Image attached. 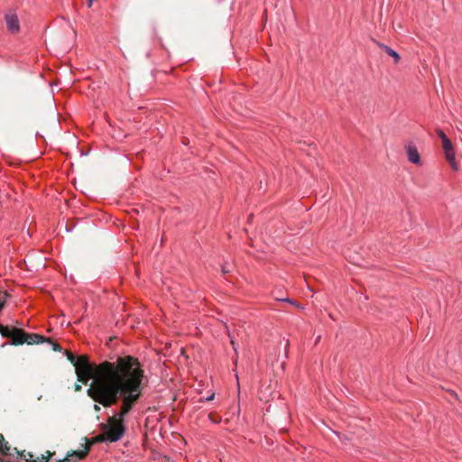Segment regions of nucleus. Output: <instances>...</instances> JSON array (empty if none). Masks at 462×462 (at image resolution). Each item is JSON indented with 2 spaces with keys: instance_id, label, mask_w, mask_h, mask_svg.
I'll return each mask as SVG.
<instances>
[{
  "instance_id": "obj_17",
  "label": "nucleus",
  "mask_w": 462,
  "mask_h": 462,
  "mask_svg": "<svg viewBox=\"0 0 462 462\" xmlns=\"http://www.w3.org/2000/svg\"><path fill=\"white\" fill-rule=\"evenodd\" d=\"M48 343L51 346V348L54 351H58V352L61 351V347L58 344L52 342L51 340V342H48Z\"/></svg>"
},
{
  "instance_id": "obj_6",
  "label": "nucleus",
  "mask_w": 462,
  "mask_h": 462,
  "mask_svg": "<svg viewBox=\"0 0 462 462\" xmlns=\"http://www.w3.org/2000/svg\"><path fill=\"white\" fill-rule=\"evenodd\" d=\"M407 159L410 162L419 165L420 164V155L418 152L416 145L412 143L405 146Z\"/></svg>"
},
{
  "instance_id": "obj_30",
  "label": "nucleus",
  "mask_w": 462,
  "mask_h": 462,
  "mask_svg": "<svg viewBox=\"0 0 462 462\" xmlns=\"http://www.w3.org/2000/svg\"><path fill=\"white\" fill-rule=\"evenodd\" d=\"M236 381L238 382V374H236Z\"/></svg>"
},
{
  "instance_id": "obj_28",
  "label": "nucleus",
  "mask_w": 462,
  "mask_h": 462,
  "mask_svg": "<svg viewBox=\"0 0 462 462\" xmlns=\"http://www.w3.org/2000/svg\"><path fill=\"white\" fill-rule=\"evenodd\" d=\"M288 344H289V341L285 340V347L288 346Z\"/></svg>"
},
{
  "instance_id": "obj_15",
  "label": "nucleus",
  "mask_w": 462,
  "mask_h": 462,
  "mask_svg": "<svg viewBox=\"0 0 462 462\" xmlns=\"http://www.w3.org/2000/svg\"><path fill=\"white\" fill-rule=\"evenodd\" d=\"M68 359L74 365V366L77 365L78 357H76L71 353H66Z\"/></svg>"
},
{
  "instance_id": "obj_19",
  "label": "nucleus",
  "mask_w": 462,
  "mask_h": 462,
  "mask_svg": "<svg viewBox=\"0 0 462 462\" xmlns=\"http://www.w3.org/2000/svg\"><path fill=\"white\" fill-rule=\"evenodd\" d=\"M215 393H212L209 396L205 397L204 399H201L200 401H211L214 399Z\"/></svg>"
},
{
  "instance_id": "obj_16",
  "label": "nucleus",
  "mask_w": 462,
  "mask_h": 462,
  "mask_svg": "<svg viewBox=\"0 0 462 462\" xmlns=\"http://www.w3.org/2000/svg\"><path fill=\"white\" fill-rule=\"evenodd\" d=\"M227 335H228V337L230 339V343H231V345L233 346V349H234L235 353H237V347H236V342H235L234 338L232 337L229 330H227Z\"/></svg>"
},
{
  "instance_id": "obj_14",
  "label": "nucleus",
  "mask_w": 462,
  "mask_h": 462,
  "mask_svg": "<svg viewBox=\"0 0 462 462\" xmlns=\"http://www.w3.org/2000/svg\"><path fill=\"white\" fill-rule=\"evenodd\" d=\"M221 272L223 273H229L232 272V264L225 263L221 266Z\"/></svg>"
},
{
  "instance_id": "obj_18",
  "label": "nucleus",
  "mask_w": 462,
  "mask_h": 462,
  "mask_svg": "<svg viewBox=\"0 0 462 462\" xmlns=\"http://www.w3.org/2000/svg\"><path fill=\"white\" fill-rule=\"evenodd\" d=\"M287 356H288V355H287L286 349L282 351L281 348H279V357H282V359H286Z\"/></svg>"
},
{
  "instance_id": "obj_5",
  "label": "nucleus",
  "mask_w": 462,
  "mask_h": 462,
  "mask_svg": "<svg viewBox=\"0 0 462 462\" xmlns=\"http://www.w3.org/2000/svg\"><path fill=\"white\" fill-rule=\"evenodd\" d=\"M5 21L10 32L17 33L20 31L19 19L14 13L6 14L5 15Z\"/></svg>"
},
{
  "instance_id": "obj_22",
  "label": "nucleus",
  "mask_w": 462,
  "mask_h": 462,
  "mask_svg": "<svg viewBox=\"0 0 462 462\" xmlns=\"http://www.w3.org/2000/svg\"><path fill=\"white\" fill-rule=\"evenodd\" d=\"M332 432L339 439H341V434L338 431L332 430Z\"/></svg>"
},
{
  "instance_id": "obj_11",
  "label": "nucleus",
  "mask_w": 462,
  "mask_h": 462,
  "mask_svg": "<svg viewBox=\"0 0 462 462\" xmlns=\"http://www.w3.org/2000/svg\"><path fill=\"white\" fill-rule=\"evenodd\" d=\"M0 454L3 455H11V448L4 443V438L0 434Z\"/></svg>"
},
{
  "instance_id": "obj_27",
  "label": "nucleus",
  "mask_w": 462,
  "mask_h": 462,
  "mask_svg": "<svg viewBox=\"0 0 462 462\" xmlns=\"http://www.w3.org/2000/svg\"><path fill=\"white\" fill-rule=\"evenodd\" d=\"M320 338V336H319L318 337H316V343L319 340Z\"/></svg>"
},
{
  "instance_id": "obj_12",
  "label": "nucleus",
  "mask_w": 462,
  "mask_h": 462,
  "mask_svg": "<svg viewBox=\"0 0 462 462\" xmlns=\"http://www.w3.org/2000/svg\"><path fill=\"white\" fill-rule=\"evenodd\" d=\"M277 300L279 301H282V302H288L291 305H294L296 306L297 308L300 309V310H304V307L300 304H299L298 302H296L295 300L290 299V298H278L276 299Z\"/></svg>"
},
{
  "instance_id": "obj_1",
  "label": "nucleus",
  "mask_w": 462,
  "mask_h": 462,
  "mask_svg": "<svg viewBox=\"0 0 462 462\" xmlns=\"http://www.w3.org/2000/svg\"><path fill=\"white\" fill-rule=\"evenodd\" d=\"M144 371L134 357H125L118 364H106L99 369L98 375L88 388V394L103 406H110L122 398V410L109 420L106 432L111 442L119 440L125 433L124 417L139 400L144 385Z\"/></svg>"
},
{
  "instance_id": "obj_23",
  "label": "nucleus",
  "mask_w": 462,
  "mask_h": 462,
  "mask_svg": "<svg viewBox=\"0 0 462 462\" xmlns=\"http://www.w3.org/2000/svg\"><path fill=\"white\" fill-rule=\"evenodd\" d=\"M93 2H94V0H88V6L91 7Z\"/></svg>"
},
{
  "instance_id": "obj_7",
  "label": "nucleus",
  "mask_w": 462,
  "mask_h": 462,
  "mask_svg": "<svg viewBox=\"0 0 462 462\" xmlns=\"http://www.w3.org/2000/svg\"><path fill=\"white\" fill-rule=\"evenodd\" d=\"M11 338L14 345H21L26 341V333L20 328L12 330Z\"/></svg>"
},
{
  "instance_id": "obj_29",
  "label": "nucleus",
  "mask_w": 462,
  "mask_h": 462,
  "mask_svg": "<svg viewBox=\"0 0 462 462\" xmlns=\"http://www.w3.org/2000/svg\"><path fill=\"white\" fill-rule=\"evenodd\" d=\"M67 232H70L71 230L65 226Z\"/></svg>"
},
{
  "instance_id": "obj_10",
  "label": "nucleus",
  "mask_w": 462,
  "mask_h": 462,
  "mask_svg": "<svg viewBox=\"0 0 462 462\" xmlns=\"http://www.w3.org/2000/svg\"><path fill=\"white\" fill-rule=\"evenodd\" d=\"M83 440H84V443L82 444V448L73 451L71 454H69V456H75L79 459H80V458H83L87 455V453L89 449L90 444L87 441V439H84Z\"/></svg>"
},
{
  "instance_id": "obj_24",
  "label": "nucleus",
  "mask_w": 462,
  "mask_h": 462,
  "mask_svg": "<svg viewBox=\"0 0 462 462\" xmlns=\"http://www.w3.org/2000/svg\"><path fill=\"white\" fill-rule=\"evenodd\" d=\"M94 409L97 411H100V407L97 404H94Z\"/></svg>"
},
{
  "instance_id": "obj_31",
  "label": "nucleus",
  "mask_w": 462,
  "mask_h": 462,
  "mask_svg": "<svg viewBox=\"0 0 462 462\" xmlns=\"http://www.w3.org/2000/svg\"><path fill=\"white\" fill-rule=\"evenodd\" d=\"M41 398H42V395L38 394V400H41Z\"/></svg>"
},
{
  "instance_id": "obj_21",
  "label": "nucleus",
  "mask_w": 462,
  "mask_h": 462,
  "mask_svg": "<svg viewBox=\"0 0 462 462\" xmlns=\"http://www.w3.org/2000/svg\"><path fill=\"white\" fill-rule=\"evenodd\" d=\"M81 385L79 383H75V391H80Z\"/></svg>"
},
{
  "instance_id": "obj_13",
  "label": "nucleus",
  "mask_w": 462,
  "mask_h": 462,
  "mask_svg": "<svg viewBox=\"0 0 462 462\" xmlns=\"http://www.w3.org/2000/svg\"><path fill=\"white\" fill-rule=\"evenodd\" d=\"M0 333L4 337H11L12 330H10L7 327H0Z\"/></svg>"
},
{
  "instance_id": "obj_25",
  "label": "nucleus",
  "mask_w": 462,
  "mask_h": 462,
  "mask_svg": "<svg viewBox=\"0 0 462 462\" xmlns=\"http://www.w3.org/2000/svg\"><path fill=\"white\" fill-rule=\"evenodd\" d=\"M3 308H4V301L0 300V311L3 310Z\"/></svg>"
},
{
  "instance_id": "obj_20",
  "label": "nucleus",
  "mask_w": 462,
  "mask_h": 462,
  "mask_svg": "<svg viewBox=\"0 0 462 462\" xmlns=\"http://www.w3.org/2000/svg\"><path fill=\"white\" fill-rule=\"evenodd\" d=\"M351 439L346 437V436H342L341 435V439H339L341 442H345V441H348L350 440Z\"/></svg>"
},
{
  "instance_id": "obj_3",
  "label": "nucleus",
  "mask_w": 462,
  "mask_h": 462,
  "mask_svg": "<svg viewBox=\"0 0 462 462\" xmlns=\"http://www.w3.org/2000/svg\"><path fill=\"white\" fill-rule=\"evenodd\" d=\"M436 133L442 141L443 149H444L445 155H446L448 162H449L451 168L454 171H457L458 166L456 162L455 152H454L453 145H452L450 140L447 137V135L441 129H437Z\"/></svg>"
},
{
  "instance_id": "obj_4",
  "label": "nucleus",
  "mask_w": 462,
  "mask_h": 462,
  "mask_svg": "<svg viewBox=\"0 0 462 462\" xmlns=\"http://www.w3.org/2000/svg\"><path fill=\"white\" fill-rule=\"evenodd\" d=\"M18 457L16 462H48L51 454H48V457L45 458L43 456L40 457H35L31 452L23 451L22 453L17 452ZM61 462H70L69 458L66 457Z\"/></svg>"
},
{
  "instance_id": "obj_26",
  "label": "nucleus",
  "mask_w": 462,
  "mask_h": 462,
  "mask_svg": "<svg viewBox=\"0 0 462 462\" xmlns=\"http://www.w3.org/2000/svg\"><path fill=\"white\" fill-rule=\"evenodd\" d=\"M280 365H281V368L283 370L284 369V362L282 361Z\"/></svg>"
},
{
  "instance_id": "obj_32",
  "label": "nucleus",
  "mask_w": 462,
  "mask_h": 462,
  "mask_svg": "<svg viewBox=\"0 0 462 462\" xmlns=\"http://www.w3.org/2000/svg\"><path fill=\"white\" fill-rule=\"evenodd\" d=\"M41 398H42V395L38 394V400H41Z\"/></svg>"
},
{
  "instance_id": "obj_2",
  "label": "nucleus",
  "mask_w": 462,
  "mask_h": 462,
  "mask_svg": "<svg viewBox=\"0 0 462 462\" xmlns=\"http://www.w3.org/2000/svg\"><path fill=\"white\" fill-rule=\"evenodd\" d=\"M125 357H131V356H124V358H125ZM121 359H123V357H119L114 363L105 362V363L99 365L97 367L96 371H94V368L88 363V360L87 356H81L78 357L77 365H75V371H76V374H77L78 380L79 382L84 383H87L90 379L95 380V378H97V376L98 375L99 369H100V367L102 365H104L106 364L116 365V364H118V362ZM92 383H94V381H92ZM93 383H91L90 386Z\"/></svg>"
},
{
  "instance_id": "obj_9",
  "label": "nucleus",
  "mask_w": 462,
  "mask_h": 462,
  "mask_svg": "<svg viewBox=\"0 0 462 462\" xmlns=\"http://www.w3.org/2000/svg\"><path fill=\"white\" fill-rule=\"evenodd\" d=\"M374 42L376 43V45L379 48L383 50L389 56L393 58L395 63L399 62V60L401 59V56H400V54L396 51H394L393 49L390 48L386 44L381 43V42H379L377 41H374Z\"/></svg>"
},
{
  "instance_id": "obj_8",
  "label": "nucleus",
  "mask_w": 462,
  "mask_h": 462,
  "mask_svg": "<svg viewBox=\"0 0 462 462\" xmlns=\"http://www.w3.org/2000/svg\"><path fill=\"white\" fill-rule=\"evenodd\" d=\"M43 342H51L50 338L44 337L43 336L37 334H27L26 333V341L28 345L40 344Z\"/></svg>"
}]
</instances>
